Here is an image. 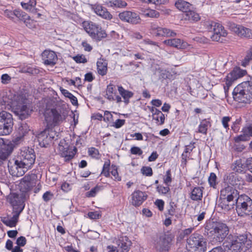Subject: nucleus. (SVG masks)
I'll return each instance as SVG.
<instances>
[{
	"label": "nucleus",
	"instance_id": "nucleus-1",
	"mask_svg": "<svg viewBox=\"0 0 252 252\" xmlns=\"http://www.w3.org/2000/svg\"><path fill=\"white\" fill-rule=\"evenodd\" d=\"M205 228L215 243H222L229 235L228 226L222 222L210 221L206 223Z\"/></svg>",
	"mask_w": 252,
	"mask_h": 252
},
{
	"label": "nucleus",
	"instance_id": "nucleus-2",
	"mask_svg": "<svg viewBox=\"0 0 252 252\" xmlns=\"http://www.w3.org/2000/svg\"><path fill=\"white\" fill-rule=\"evenodd\" d=\"M234 100L244 104L252 102V81L243 82L237 85L232 93Z\"/></svg>",
	"mask_w": 252,
	"mask_h": 252
},
{
	"label": "nucleus",
	"instance_id": "nucleus-3",
	"mask_svg": "<svg viewBox=\"0 0 252 252\" xmlns=\"http://www.w3.org/2000/svg\"><path fill=\"white\" fill-rule=\"evenodd\" d=\"M186 248L190 252H206L207 242L201 234L194 233L187 239Z\"/></svg>",
	"mask_w": 252,
	"mask_h": 252
},
{
	"label": "nucleus",
	"instance_id": "nucleus-4",
	"mask_svg": "<svg viewBox=\"0 0 252 252\" xmlns=\"http://www.w3.org/2000/svg\"><path fill=\"white\" fill-rule=\"evenodd\" d=\"M82 26L93 40L98 42L107 37L106 31L97 24L92 21H84Z\"/></svg>",
	"mask_w": 252,
	"mask_h": 252
},
{
	"label": "nucleus",
	"instance_id": "nucleus-5",
	"mask_svg": "<svg viewBox=\"0 0 252 252\" xmlns=\"http://www.w3.org/2000/svg\"><path fill=\"white\" fill-rule=\"evenodd\" d=\"M236 211L239 217L252 216V199L247 195L239 196L237 198Z\"/></svg>",
	"mask_w": 252,
	"mask_h": 252
},
{
	"label": "nucleus",
	"instance_id": "nucleus-6",
	"mask_svg": "<svg viewBox=\"0 0 252 252\" xmlns=\"http://www.w3.org/2000/svg\"><path fill=\"white\" fill-rule=\"evenodd\" d=\"M67 114L66 110L61 108L52 109L49 112H46L44 116L47 126L59 125L65 119Z\"/></svg>",
	"mask_w": 252,
	"mask_h": 252
},
{
	"label": "nucleus",
	"instance_id": "nucleus-7",
	"mask_svg": "<svg viewBox=\"0 0 252 252\" xmlns=\"http://www.w3.org/2000/svg\"><path fill=\"white\" fill-rule=\"evenodd\" d=\"M174 236L171 234H162L154 241V247L158 252H168L174 240Z\"/></svg>",
	"mask_w": 252,
	"mask_h": 252
},
{
	"label": "nucleus",
	"instance_id": "nucleus-8",
	"mask_svg": "<svg viewBox=\"0 0 252 252\" xmlns=\"http://www.w3.org/2000/svg\"><path fill=\"white\" fill-rule=\"evenodd\" d=\"M13 121L12 115L9 112H0V135L9 134L12 130Z\"/></svg>",
	"mask_w": 252,
	"mask_h": 252
},
{
	"label": "nucleus",
	"instance_id": "nucleus-9",
	"mask_svg": "<svg viewBox=\"0 0 252 252\" xmlns=\"http://www.w3.org/2000/svg\"><path fill=\"white\" fill-rule=\"evenodd\" d=\"M8 166L10 173L13 176L21 177L30 169L25 163L18 158L14 160V163L8 161Z\"/></svg>",
	"mask_w": 252,
	"mask_h": 252
},
{
	"label": "nucleus",
	"instance_id": "nucleus-10",
	"mask_svg": "<svg viewBox=\"0 0 252 252\" xmlns=\"http://www.w3.org/2000/svg\"><path fill=\"white\" fill-rule=\"evenodd\" d=\"M39 144L41 147H46L54 138V132L50 127L46 126L45 129L36 135Z\"/></svg>",
	"mask_w": 252,
	"mask_h": 252
},
{
	"label": "nucleus",
	"instance_id": "nucleus-11",
	"mask_svg": "<svg viewBox=\"0 0 252 252\" xmlns=\"http://www.w3.org/2000/svg\"><path fill=\"white\" fill-rule=\"evenodd\" d=\"M228 28L230 31L234 32L238 36L242 38H252V31L242 25H237L234 23H228Z\"/></svg>",
	"mask_w": 252,
	"mask_h": 252
},
{
	"label": "nucleus",
	"instance_id": "nucleus-12",
	"mask_svg": "<svg viewBox=\"0 0 252 252\" xmlns=\"http://www.w3.org/2000/svg\"><path fill=\"white\" fill-rule=\"evenodd\" d=\"M22 162L25 163L30 168H31L35 160V155L32 149H24L22 150L18 157Z\"/></svg>",
	"mask_w": 252,
	"mask_h": 252
},
{
	"label": "nucleus",
	"instance_id": "nucleus-13",
	"mask_svg": "<svg viewBox=\"0 0 252 252\" xmlns=\"http://www.w3.org/2000/svg\"><path fill=\"white\" fill-rule=\"evenodd\" d=\"M222 246L227 252H241L242 247L240 244L233 238L232 234H229L223 242Z\"/></svg>",
	"mask_w": 252,
	"mask_h": 252
},
{
	"label": "nucleus",
	"instance_id": "nucleus-14",
	"mask_svg": "<svg viewBox=\"0 0 252 252\" xmlns=\"http://www.w3.org/2000/svg\"><path fill=\"white\" fill-rule=\"evenodd\" d=\"M119 17L122 21L133 25L139 24L141 21L140 16L137 13L130 11H124L120 13Z\"/></svg>",
	"mask_w": 252,
	"mask_h": 252
},
{
	"label": "nucleus",
	"instance_id": "nucleus-15",
	"mask_svg": "<svg viewBox=\"0 0 252 252\" xmlns=\"http://www.w3.org/2000/svg\"><path fill=\"white\" fill-rule=\"evenodd\" d=\"M238 195L237 190L229 185L221 189L220 191V196L221 197L225 198L228 199V200H231L232 202L234 199L237 201V198L239 197Z\"/></svg>",
	"mask_w": 252,
	"mask_h": 252
},
{
	"label": "nucleus",
	"instance_id": "nucleus-16",
	"mask_svg": "<svg viewBox=\"0 0 252 252\" xmlns=\"http://www.w3.org/2000/svg\"><path fill=\"white\" fill-rule=\"evenodd\" d=\"M42 60L45 65L53 66L58 61V57L55 52L52 50H45L42 53Z\"/></svg>",
	"mask_w": 252,
	"mask_h": 252
},
{
	"label": "nucleus",
	"instance_id": "nucleus-17",
	"mask_svg": "<svg viewBox=\"0 0 252 252\" xmlns=\"http://www.w3.org/2000/svg\"><path fill=\"white\" fill-rule=\"evenodd\" d=\"M18 130L19 135H17L16 137L14 138L11 141L9 142V143L7 144L8 146H11L13 150L23 141L24 136L25 134L28 132V129L27 127L26 124L21 126L19 127Z\"/></svg>",
	"mask_w": 252,
	"mask_h": 252
},
{
	"label": "nucleus",
	"instance_id": "nucleus-18",
	"mask_svg": "<svg viewBox=\"0 0 252 252\" xmlns=\"http://www.w3.org/2000/svg\"><path fill=\"white\" fill-rule=\"evenodd\" d=\"M15 109L16 114L19 116L21 120L26 119L32 111L29 102L22 105H17L15 107Z\"/></svg>",
	"mask_w": 252,
	"mask_h": 252
},
{
	"label": "nucleus",
	"instance_id": "nucleus-19",
	"mask_svg": "<svg viewBox=\"0 0 252 252\" xmlns=\"http://www.w3.org/2000/svg\"><path fill=\"white\" fill-rule=\"evenodd\" d=\"M163 43L167 46L174 47L177 49H187L189 44L186 41L180 38H171L165 40Z\"/></svg>",
	"mask_w": 252,
	"mask_h": 252
},
{
	"label": "nucleus",
	"instance_id": "nucleus-20",
	"mask_svg": "<svg viewBox=\"0 0 252 252\" xmlns=\"http://www.w3.org/2000/svg\"><path fill=\"white\" fill-rule=\"evenodd\" d=\"M9 201L13 206V211H20L21 212L24 208V201L21 197L17 194H13L9 198Z\"/></svg>",
	"mask_w": 252,
	"mask_h": 252
},
{
	"label": "nucleus",
	"instance_id": "nucleus-21",
	"mask_svg": "<svg viewBox=\"0 0 252 252\" xmlns=\"http://www.w3.org/2000/svg\"><path fill=\"white\" fill-rule=\"evenodd\" d=\"M246 73V71L241 70L239 68L233 69L226 77L227 78V84L228 85H231L234 81L244 76Z\"/></svg>",
	"mask_w": 252,
	"mask_h": 252
},
{
	"label": "nucleus",
	"instance_id": "nucleus-22",
	"mask_svg": "<svg viewBox=\"0 0 252 252\" xmlns=\"http://www.w3.org/2000/svg\"><path fill=\"white\" fill-rule=\"evenodd\" d=\"M131 196L132 203L135 206L141 205L147 198V195L139 190L133 192Z\"/></svg>",
	"mask_w": 252,
	"mask_h": 252
},
{
	"label": "nucleus",
	"instance_id": "nucleus-23",
	"mask_svg": "<svg viewBox=\"0 0 252 252\" xmlns=\"http://www.w3.org/2000/svg\"><path fill=\"white\" fill-rule=\"evenodd\" d=\"M213 33V34L211 36V38L213 40L216 41H220L221 37H225L227 35V32L223 27L218 23L217 24Z\"/></svg>",
	"mask_w": 252,
	"mask_h": 252
},
{
	"label": "nucleus",
	"instance_id": "nucleus-24",
	"mask_svg": "<svg viewBox=\"0 0 252 252\" xmlns=\"http://www.w3.org/2000/svg\"><path fill=\"white\" fill-rule=\"evenodd\" d=\"M224 183L232 187L237 185L240 182L239 176L234 172L226 174L223 177Z\"/></svg>",
	"mask_w": 252,
	"mask_h": 252
},
{
	"label": "nucleus",
	"instance_id": "nucleus-25",
	"mask_svg": "<svg viewBox=\"0 0 252 252\" xmlns=\"http://www.w3.org/2000/svg\"><path fill=\"white\" fill-rule=\"evenodd\" d=\"M59 150L62 153H61V156L64 158V160L66 162L70 161L72 159L76 153V149L75 148L74 151H68V146L66 145V147L59 144Z\"/></svg>",
	"mask_w": 252,
	"mask_h": 252
},
{
	"label": "nucleus",
	"instance_id": "nucleus-26",
	"mask_svg": "<svg viewBox=\"0 0 252 252\" xmlns=\"http://www.w3.org/2000/svg\"><path fill=\"white\" fill-rule=\"evenodd\" d=\"M21 213V210L20 211H13V216L11 218H4L2 220V222L6 226L10 227H15L18 220V218L20 214Z\"/></svg>",
	"mask_w": 252,
	"mask_h": 252
},
{
	"label": "nucleus",
	"instance_id": "nucleus-27",
	"mask_svg": "<svg viewBox=\"0 0 252 252\" xmlns=\"http://www.w3.org/2000/svg\"><path fill=\"white\" fill-rule=\"evenodd\" d=\"M13 151L11 146H8L7 144L4 145L0 149V162L7 160Z\"/></svg>",
	"mask_w": 252,
	"mask_h": 252
},
{
	"label": "nucleus",
	"instance_id": "nucleus-28",
	"mask_svg": "<svg viewBox=\"0 0 252 252\" xmlns=\"http://www.w3.org/2000/svg\"><path fill=\"white\" fill-rule=\"evenodd\" d=\"M35 175H27L23 179L21 182V185L24 187L26 190H30L33 186V182Z\"/></svg>",
	"mask_w": 252,
	"mask_h": 252
},
{
	"label": "nucleus",
	"instance_id": "nucleus-29",
	"mask_svg": "<svg viewBox=\"0 0 252 252\" xmlns=\"http://www.w3.org/2000/svg\"><path fill=\"white\" fill-rule=\"evenodd\" d=\"M94 11L97 15L104 19L107 20H111L112 19L113 16L110 13L106 8L101 5H97L94 9Z\"/></svg>",
	"mask_w": 252,
	"mask_h": 252
},
{
	"label": "nucleus",
	"instance_id": "nucleus-30",
	"mask_svg": "<svg viewBox=\"0 0 252 252\" xmlns=\"http://www.w3.org/2000/svg\"><path fill=\"white\" fill-rule=\"evenodd\" d=\"M175 6L178 9L185 13L193 8L191 4L184 0H178L176 1Z\"/></svg>",
	"mask_w": 252,
	"mask_h": 252
},
{
	"label": "nucleus",
	"instance_id": "nucleus-31",
	"mask_svg": "<svg viewBox=\"0 0 252 252\" xmlns=\"http://www.w3.org/2000/svg\"><path fill=\"white\" fill-rule=\"evenodd\" d=\"M117 244L121 249V252H128L131 246V242L127 237H124L119 239L117 241Z\"/></svg>",
	"mask_w": 252,
	"mask_h": 252
},
{
	"label": "nucleus",
	"instance_id": "nucleus-32",
	"mask_svg": "<svg viewBox=\"0 0 252 252\" xmlns=\"http://www.w3.org/2000/svg\"><path fill=\"white\" fill-rule=\"evenodd\" d=\"M118 92L124 99V102L127 105L129 103V99L133 96V93L128 90H125L122 86H118Z\"/></svg>",
	"mask_w": 252,
	"mask_h": 252
},
{
	"label": "nucleus",
	"instance_id": "nucleus-33",
	"mask_svg": "<svg viewBox=\"0 0 252 252\" xmlns=\"http://www.w3.org/2000/svg\"><path fill=\"white\" fill-rule=\"evenodd\" d=\"M28 102L26 94L23 93H18L14 96L13 105L15 107L17 105H22Z\"/></svg>",
	"mask_w": 252,
	"mask_h": 252
},
{
	"label": "nucleus",
	"instance_id": "nucleus-34",
	"mask_svg": "<svg viewBox=\"0 0 252 252\" xmlns=\"http://www.w3.org/2000/svg\"><path fill=\"white\" fill-rule=\"evenodd\" d=\"M203 187H195L191 191L190 198L194 201L201 200L203 197Z\"/></svg>",
	"mask_w": 252,
	"mask_h": 252
},
{
	"label": "nucleus",
	"instance_id": "nucleus-35",
	"mask_svg": "<svg viewBox=\"0 0 252 252\" xmlns=\"http://www.w3.org/2000/svg\"><path fill=\"white\" fill-rule=\"evenodd\" d=\"M184 17L186 20H188L191 22H196L200 19L199 14L191 9L185 13Z\"/></svg>",
	"mask_w": 252,
	"mask_h": 252
},
{
	"label": "nucleus",
	"instance_id": "nucleus-36",
	"mask_svg": "<svg viewBox=\"0 0 252 252\" xmlns=\"http://www.w3.org/2000/svg\"><path fill=\"white\" fill-rule=\"evenodd\" d=\"M219 201V206L221 207L222 209L225 211L230 210L232 208V206L234 205L233 201L232 202L231 200H228V199L225 198L221 197L220 196Z\"/></svg>",
	"mask_w": 252,
	"mask_h": 252
},
{
	"label": "nucleus",
	"instance_id": "nucleus-37",
	"mask_svg": "<svg viewBox=\"0 0 252 252\" xmlns=\"http://www.w3.org/2000/svg\"><path fill=\"white\" fill-rule=\"evenodd\" d=\"M233 238L237 240L242 247L245 244H247L246 247L247 248L251 247L252 243L250 240H248L247 234L240 235L237 237L233 236Z\"/></svg>",
	"mask_w": 252,
	"mask_h": 252
},
{
	"label": "nucleus",
	"instance_id": "nucleus-38",
	"mask_svg": "<svg viewBox=\"0 0 252 252\" xmlns=\"http://www.w3.org/2000/svg\"><path fill=\"white\" fill-rule=\"evenodd\" d=\"M97 70L98 73L104 76L107 73V63L102 60L98 61L96 63Z\"/></svg>",
	"mask_w": 252,
	"mask_h": 252
},
{
	"label": "nucleus",
	"instance_id": "nucleus-39",
	"mask_svg": "<svg viewBox=\"0 0 252 252\" xmlns=\"http://www.w3.org/2000/svg\"><path fill=\"white\" fill-rule=\"evenodd\" d=\"M141 14L145 17L157 18L159 16V13L158 12L155 10L151 9L142 10Z\"/></svg>",
	"mask_w": 252,
	"mask_h": 252
},
{
	"label": "nucleus",
	"instance_id": "nucleus-40",
	"mask_svg": "<svg viewBox=\"0 0 252 252\" xmlns=\"http://www.w3.org/2000/svg\"><path fill=\"white\" fill-rule=\"evenodd\" d=\"M153 33L156 36H164L166 31H168V29L166 28H161L153 25L152 26Z\"/></svg>",
	"mask_w": 252,
	"mask_h": 252
},
{
	"label": "nucleus",
	"instance_id": "nucleus-41",
	"mask_svg": "<svg viewBox=\"0 0 252 252\" xmlns=\"http://www.w3.org/2000/svg\"><path fill=\"white\" fill-rule=\"evenodd\" d=\"M116 94V90L115 86L112 84H109L107 86L106 90V97L109 100H113L114 95L113 94Z\"/></svg>",
	"mask_w": 252,
	"mask_h": 252
},
{
	"label": "nucleus",
	"instance_id": "nucleus-42",
	"mask_svg": "<svg viewBox=\"0 0 252 252\" xmlns=\"http://www.w3.org/2000/svg\"><path fill=\"white\" fill-rule=\"evenodd\" d=\"M210 186L213 189H216L219 184L218 179L215 173L212 172L208 179Z\"/></svg>",
	"mask_w": 252,
	"mask_h": 252
},
{
	"label": "nucleus",
	"instance_id": "nucleus-43",
	"mask_svg": "<svg viewBox=\"0 0 252 252\" xmlns=\"http://www.w3.org/2000/svg\"><path fill=\"white\" fill-rule=\"evenodd\" d=\"M231 168L234 171L238 173H242L244 170V166L242 164L241 160H237L235 163L232 165Z\"/></svg>",
	"mask_w": 252,
	"mask_h": 252
},
{
	"label": "nucleus",
	"instance_id": "nucleus-44",
	"mask_svg": "<svg viewBox=\"0 0 252 252\" xmlns=\"http://www.w3.org/2000/svg\"><path fill=\"white\" fill-rule=\"evenodd\" d=\"M109 3L110 6L117 8H124L127 5V3L123 0H112Z\"/></svg>",
	"mask_w": 252,
	"mask_h": 252
},
{
	"label": "nucleus",
	"instance_id": "nucleus-45",
	"mask_svg": "<svg viewBox=\"0 0 252 252\" xmlns=\"http://www.w3.org/2000/svg\"><path fill=\"white\" fill-rule=\"evenodd\" d=\"M209 125V122L208 121L206 120L202 121L199 125L198 132L206 134Z\"/></svg>",
	"mask_w": 252,
	"mask_h": 252
},
{
	"label": "nucleus",
	"instance_id": "nucleus-46",
	"mask_svg": "<svg viewBox=\"0 0 252 252\" xmlns=\"http://www.w3.org/2000/svg\"><path fill=\"white\" fill-rule=\"evenodd\" d=\"M110 166V161L109 159L105 161L103 166V169L101 172V174L104 175L106 177L110 176L109 168Z\"/></svg>",
	"mask_w": 252,
	"mask_h": 252
},
{
	"label": "nucleus",
	"instance_id": "nucleus-47",
	"mask_svg": "<svg viewBox=\"0 0 252 252\" xmlns=\"http://www.w3.org/2000/svg\"><path fill=\"white\" fill-rule=\"evenodd\" d=\"M35 0H30L27 3L21 2V4L22 7L27 10L31 11L36 5Z\"/></svg>",
	"mask_w": 252,
	"mask_h": 252
},
{
	"label": "nucleus",
	"instance_id": "nucleus-48",
	"mask_svg": "<svg viewBox=\"0 0 252 252\" xmlns=\"http://www.w3.org/2000/svg\"><path fill=\"white\" fill-rule=\"evenodd\" d=\"M88 153L89 156L93 158L99 159L100 158L98 150L94 147L89 148Z\"/></svg>",
	"mask_w": 252,
	"mask_h": 252
},
{
	"label": "nucleus",
	"instance_id": "nucleus-49",
	"mask_svg": "<svg viewBox=\"0 0 252 252\" xmlns=\"http://www.w3.org/2000/svg\"><path fill=\"white\" fill-rule=\"evenodd\" d=\"M14 15V17H17L19 20L23 21L28 17V15L26 13L19 10H15Z\"/></svg>",
	"mask_w": 252,
	"mask_h": 252
},
{
	"label": "nucleus",
	"instance_id": "nucleus-50",
	"mask_svg": "<svg viewBox=\"0 0 252 252\" xmlns=\"http://www.w3.org/2000/svg\"><path fill=\"white\" fill-rule=\"evenodd\" d=\"M217 23L213 21H207L205 22L206 29L209 32H213L214 29H215V27L217 25Z\"/></svg>",
	"mask_w": 252,
	"mask_h": 252
},
{
	"label": "nucleus",
	"instance_id": "nucleus-51",
	"mask_svg": "<svg viewBox=\"0 0 252 252\" xmlns=\"http://www.w3.org/2000/svg\"><path fill=\"white\" fill-rule=\"evenodd\" d=\"M168 186H169L163 187L161 185H158L157 187V190L159 194H165L170 190V189Z\"/></svg>",
	"mask_w": 252,
	"mask_h": 252
},
{
	"label": "nucleus",
	"instance_id": "nucleus-52",
	"mask_svg": "<svg viewBox=\"0 0 252 252\" xmlns=\"http://www.w3.org/2000/svg\"><path fill=\"white\" fill-rule=\"evenodd\" d=\"M163 181L164 183L167 186H169V184L171 182L172 178L170 169H168L166 172V175L163 178Z\"/></svg>",
	"mask_w": 252,
	"mask_h": 252
},
{
	"label": "nucleus",
	"instance_id": "nucleus-53",
	"mask_svg": "<svg viewBox=\"0 0 252 252\" xmlns=\"http://www.w3.org/2000/svg\"><path fill=\"white\" fill-rule=\"evenodd\" d=\"M73 60L77 63H86L87 62V60L85 58V56L83 55H78L77 56H75L73 57Z\"/></svg>",
	"mask_w": 252,
	"mask_h": 252
},
{
	"label": "nucleus",
	"instance_id": "nucleus-54",
	"mask_svg": "<svg viewBox=\"0 0 252 252\" xmlns=\"http://www.w3.org/2000/svg\"><path fill=\"white\" fill-rule=\"evenodd\" d=\"M111 173L114 177L115 180L119 181L121 180V178L119 176L117 167L116 165H112V171H111Z\"/></svg>",
	"mask_w": 252,
	"mask_h": 252
},
{
	"label": "nucleus",
	"instance_id": "nucleus-55",
	"mask_svg": "<svg viewBox=\"0 0 252 252\" xmlns=\"http://www.w3.org/2000/svg\"><path fill=\"white\" fill-rule=\"evenodd\" d=\"M142 173L147 176H151L153 175V171L151 167L149 166H144L141 168Z\"/></svg>",
	"mask_w": 252,
	"mask_h": 252
},
{
	"label": "nucleus",
	"instance_id": "nucleus-56",
	"mask_svg": "<svg viewBox=\"0 0 252 252\" xmlns=\"http://www.w3.org/2000/svg\"><path fill=\"white\" fill-rule=\"evenodd\" d=\"M177 205L174 202H170L169 208L168 209V214L169 216H173L176 212Z\"/></svg>",
	"mask_w": 252,
	"mask_h": 252
},
{
	"label": "nucleus",
	"instance_id": "nucleus-57",
	"mask_svg": "<svg viewBox=\"0 0 252 252\" xmlns=\"http://www.w3.org/2000/svg\"><path fill=\"white\" fill-rule=\"evenodd\" d=\"M54 196L53 193L50 191H46L42 196V198L45 202L51 200Z\"/></svg>",
	"mask_w": 252,
	"mask_h": 252
},
{
	"label": "nucleus",
	"instance_id": "nucleus-58",
	"mask_svg": "<svg viewBox=\"0 0 252 252\" xmlns=\"http://www.w3.org/2000/svg\"><path fill=\"white\" fill-rule=\"evenodd\" d=\"M24 23L26 24V26L30 29L34 28V22L30 19V16L28 15V17L23 20Z\"/></svg>",
	"mask_w": 252,
	"mask_h": 252
},
{
	"label": "nucleus",
	"instance_id": "nucleus-59",
	"mask_svg": "<svg viewBox=\"0 0 252 252\" xmlns=\"http://www.w3.org/2000/svg\"><path fill=\"white\" fill-rule=\"evenodd\" d=\"M99 190V188L97 186L92 189L90 191L86 193V196L88 197H94L96 192Z\"/></svg>",
	"mask_w": 252,
	"mask_h": 252
},
{
	"label": "nucleus",
	"instance_id": "nucleus-60",
	"mask_svg": "<svg viewBox=\"0 0 252 252\" xmlns=\"http://www.w3.org/2000/svg\"><path fill=\"white\" fill-rule=\"evenodd\" d=\"M159 70H160L159 79H166L169 77L170 73L168 71L160 69Z\"/></svg>",
	"mask_w": 252,
	"mask_h": 252
},
{
	"label": "nucleus",
	"instance_id": "nucleus-61",
	"mask_svg": "<svg viewBox=\"0 0 252 252\" xmlns=\"http://www.w3.org/2000/svg\"><path fill=\"white\" fill-rule=\"evenodd\" d=\"M130 153L132 155H141L143 154L142 150L138 147H132L130 150Z\"/></svg>",
	"mask_w": 252,
	"mask_h": 252
},
{
	"label": "nucleus",
	"instance_id": "nucleus-62",
	"mask_svg": "<svg viewBox=\"0 0 252 252\" xmlns=\"http://www.w3.org/2000/svg\"><path fill=\"white\" fill-rule=\"evenodd\" d=\"M153 119L157 121V123L158 125H162L164 123L165 116L163 114H162V118L160 117V115H158L157 116H154Z\"/></svg>",
	"mask_w": 252,
	"mask_h": 252
},
{
	"label": "nucleus",
	"instance_id": "nucleus-63",
	"mask_svg": "<svg viewBox=\"0 0 252 252\" xmlns=\"http://www.w3.org/2000/svg\"><path fill=\"white\" fill-rule=\"evenodd\" d=\"M27 242L26 238L24 236H20L17 238L16 240V244L19 246L24 247Z\"/></svg>",
	"mask_w": 252,
	"mask_h": 252
},
{
	"label": "nucleus",
	"instance_id": "nucleus-64",
	"mask_svg": "<svg viewBox=\"0 0 252 252\" xmlns=\"http://www.w3.org/2000/svg\"><path fill=\"white\" fill-rule=\"evenodd\" d=\"M89 218L93 220L98 219L100 215L97 212H90L88 214Z\"/></svg>",
	"mask_w": 252,
	"mask_h": 252
}]
</instances>
